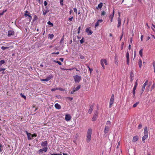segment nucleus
Returning a JSON list of instances; mask_svg holds the SVG:
<instances>
[{"label":"nucleus","instance_id":"f257e3e1","mask_svg":"<svg viewBox=\"0 0 155 155\" xmlns=\"http://www.w3.org/2000/svg\"><path fill=\"white\" fill-rule=\"evenodd\" d=\"M92 134V129L91 128H89L87 130V142H89L91 140V135Z\"/></svg>","mask_w":155,"mask_h":155},{"label":"nucleus","instance_id":"f03ea898","mask_svg":"<svg viewBox=\"0 0 155 155\" xmlns=\"http://www.w3.org/2000/svg\"><path fill=\"white\" fill-rule=\"evenodd\" d=\"M101 63L103 69H105L104 64H105L106 65H107V60L105 59H102L101 60Z\"/></svg>","mask_w":155,"mask_h":155},{"label":"nucleus","instance_id":"7ed1b4c3","mask_svg":"<svg viewBox=\"0 0 155 155\" xmlns=\"http://www.w3.org/2000/svg\"><path fill=\"white\" fill-rule=\"evenodd\" d=\"M114 94H112L110 101L109 108H110L112 106L114 103Z\"/></svg>","mask_w":155,"mask_h":155},{"label":"nucleus","instance_id":"20e7f679","mask_svg":"<svg viewBox=\"0 0 155 155\" xmlns=\"http://www.w3.org/2000/svg\"><path fill=\"white\" fill-rule=\"evenodd\" d=\"M74 78L75 82H79L81 81V77L80 76L76 75L74 76Z\"/></svg>","mask_w":155,"mask_h":155},{"label":"nucleus","instance_id":"39448f33","mask_svg":"<svg viewBox=\"0 0 155 155\" xmlns=\"http://www.w3.org/2000/svg\"><path fill=\"white\" fill-rule=\"evenodd\" d=\"M53 76L51 75L49 76L46 77V78L45 79H40V81H48L50 80L52 78Z\"/></svg>","mask_w":155,"mask_h":155},{"label":"nucleus","instance_id":"423d86ee","mask_svg":"<svg viewBox=\"0 0 155 155\" xmlns=\"http://www.w3.org/2000/svg\"><path fill=\"white\" fill-rule=\"evenodd\" d=\"M25 12V13L24 15L26 17L28 16L29 19L30 21L32 18V17L30 15V14L28 11H26Z\"/></svg>","mask_w":155,"mask_h":155},{"label":"nucleus","instance_id":"0eeeda50","mask_svg":"<svg viewBox=\"0 0 155 155\" xmlns=\"http://www.w3.org/2000/svg\"><path fill=\"white\" fill-rule=\"evenodd\" d=\"M119 17L117 18V21H118V25H117V27L119 28L121 25V19L120 18V13H119Z\"/></svg>","mask_w":155,"mask_h":155},{"label":"nucleus","instance_id":"6e6552de","mask_svg":"<svg viewBox=\"0 0 155 155\" xmlns=\"http://www.w3.org/2000/svg\"><path fill=\"white\" fill-rule=\"evenodd\" d=\"M98 113L97 111H96V112L94 113L92 119V121H94L96 120L97 117Z\"/></svg>","mask_w":155,"mask_h":155},{"label":"nucleus","instance_id":"1a4fd4ad","mask_svg":"<svg viewBox=\"0 0 155 155\" xmlns=\"http://www.w3.org/2000/svg\"><path fill=\"white\" fill-rule=\"evenodd\" d=\"M45 8L46 9H43L42 10L43 14L44 15H45L47 13L49 12L48 7H47V6H46Z\"/></svg>","mask_w":155,"mask_h":155},{"label":"nucleus","instance_id":"9d476101","mask_svg":"<svg viewBox=\"0 0 155 155\" xmlns=\"http://www.w3.org/2000/svg\"><path fill=\"white\" fill-rule=\"evenodd\" d=\"M14 31H13L10 30L8 32V37H10L11 35H13L14 34Z\"/></svg>","mask_w":155,"mask_h":155},{"label":"nucleus","instance_id":"9b49d317","mask_svg":"<svg viewBox=\"0 0 155 155\" xmlns=\"http://www.w3.org/2000/svg\"><path fill=\"white\" fill-rule=\"evenodd\" d=\"M65 119L66 120L68 121L71 119V116L70 114H67L65 115Z\"/></svg>","mask_w":155,"mask_h":155},{"label":"nucleus","instance_id":"f8f14e48","mask_svg":"<svg viewBox=\"0 0 155 155\" xmlns=\"http://www.w3.org/2000/svg\"><path fill=\"white\" fill-rule=\"evenodd\" d=\"M110 128V127L108 125H106L104 130V133L105 134L107 133L108 132Z\"/></svg>","mask_w":155,"mask_h":155},{"label":"nucleus","instance_id":"ddd939ff","mask_svg":"<svg viewBox=\"0 0 155 155\" xmlns=\"http://www.w3.org/2000/svg\"><path fill=\"white\" fill-rule=\"evenodd\" d=\"M90 28H87L86 31L88 33V35H91L93 33V31L90 29Z\"/></svg>","mask_w":155,"mask_h":155},{"label":"nucleus","instance_id":"4468645a","mask_svg":"<svg viewBox=\"0 0 155 155\" xmlns=\"http://www.w3.org/2000/svg\"><path fill=\"white\" fill-rule=\"evenodd\" d=\"M48 149V148L47 147H45L42 149H40L39 151L41 152H42L43 151L46 152L47 151Z\"/></svg>","mask_w":155,"mask_h":155},{"label":"nucleus","instance_id":"2eb2a0df","mask_svg":"<svg viewBox=\"0 0 155 155\" xmlns=\"http://www.w3.org/2000/svg\"><path fill=\"white\" fill-rule=\"evenodd\" d=\"M134 75L132 71H131L130 73V81L131 82H132L133 81V78L134 77Z\"/></svg>","mask_w":155,"mask_h":155},{"label":"nucleus","instance_id":"dca6fc26","mask_svg":"<svg viewBox=\"0 0 155 155\" xmlns=\"http://www.w3.org/2000/svg\"><path fill=\"white\" fill-rule=\"evenodd\" d=\"M42 147H47L48 142L47 141H45L41 143V144Z\"/></svg>","mask_w":155,"mask_h":155},{"label":"nucleus","instance_id":"f3484780","mask_svg":"<svg viewBox=\"0 0 155 155\" xmlns=\"http://www.w3.org/2000/svg\"><path fill=\"white\" fill-rule=\"evenodd\" d=\"M148 135L144 134V135L143 137L142 138V140L144 143H145V140L147 138Z\"/></svg>","mask_w":155,"mask_h":155},{"label":"nucleus","instance_id":"a211bd4d","mask_svg":"<svg viewBox=\"0 0 155 155\" xmlns=\"http://www.w3.org/2000/svg\"><path fill=\"white\" fill-rule=\"evenodd\" d=\"M54 107L56 109H60L61 108V105L58 103L55 104L54 105Z\"/></svg>","mask_w":155,"mask_h":155},{"label":"nucleus","instance_id":"6ab92c4d","mask_svg":"<svg viewBox=\"0 0 155 155\" xmlns=\"http://www.w3.org/2000/svg\"><path fill=\"white\" fill-rule=\"evenodd\" d=\"M138 136H134L133 139V141L134 142H135L137 141L138 139Z\"/></svg>","mask_w":155,"mask_h":155},{"label":"nucleus","instance_id":"aec40b11","mask_svg":"<svg viewBox=\"0 0 155 155\" xmlns=\"http://www.w3.org/2000/svg\"><path fill=\"white\" fill-rule=\"evenodd\" d=\"M93 110V106H91L90 107V108L89 109V110H88V113L89 114H91L92 113Z\"/></svg>","mask_w":155,"mask_h":155},{"label":"nucleus","instance_id":"412c9836","mask_svg":"<svg viewBox=\"0 0 155 155\" xmlns=\"http://www.w3.org/2000/svg\"><path fill=\"white\" fill-rule=\"evenodd\" d=\"M138 64L139 68H141L142 66V60L140 59H139Z\"/></svg>","mask_w":155,"mask_h":155},{"label":"nucleus","instance_id":"4be33fe9","mask_svg":"<svg viewBox=\"0 0 155 155\" xmlns=\"http://www.w3.org/2000/svg\"><path fill=\"white\" fill-rule=\"evenodd\" d=\"M144 134L148 135V129H147V127H144Z\"/></svg>","mask_w":155,"mask_h":155},{"label":"nucleus","instance_id":"5701e85b","mask_svg":"<svg viewBox=\"0 0 155 155\" xmlns=\"http://www.w3.org/2000/svg\"><path fill=\"white\" fill-rule=\"evenodd\" d=\"M114 14V9L112 14H111L110 15V16H109V18L110 19H113Z\"/></svg>","mask_w":155,"mask_h":155},{"label":"nucleus","instance_id":"b1692460","mask_svg":"<svg viewBox=\"0 0 155 155\" xmlns=\"http://www.w3.org/2000/svg\"><path fill=\"white\" fill-rule=\"evenodd\" d=\"M26 132L27 133V134L28 136V140H31V134L30 133H28L26 131Z\"/></svg>","mask_w":155,"mask_h":155},{"label":"nucleus","instance_id":"393cba45","mask_svg":"<svg viewBox=\"0 0 155 155\" xmlns=\"http://www.w3.org/2000/svg\"><path fill=\"white\" fill-rule=\"evenodd\" d=\"M143 49H140L139 51V54L141 57H142L143 55Z\"/></svg>","mask_w":155,"mask_h":155},{"label":"nucleus","instance_id":"a878e982","mask_svg":"<svg viewBox=\"0 0 155 155\" xmlns=\"http://www.w3.org/2000/svg\"><path fill=\"white\" fill-rule=\"evenodd\" d=\"M103 5V4L101 2L99 4H98V5L97 7L98 8H101L102 7Z\"/></svg>","mask_w":155,"mask_h":155},{"label":"nucleus","instance_id":"bb28decb","mask_svg":"<svg viewBox=\"0 0 155 155\" xmlns=\"http://www.w3.org/2000/svg\"><path fill=\"white\" fill-rule=\"evenodd\" d=\"M81 87L80 85H78L76 88L74 89V91H76L79 90Z\"/></svg>","mask_w":155,"mask_h":155},{"label":"nucleus","instance_id":"cd10ccee","mask_svg":"<svg viewBox=\"0 0 155 155\" xmlns=\"http://www.w3.org/2000/svg\"><path fill=\"white\" fill-rule=\"evenodd\" d=\"M54 36V35L53 34H49L48 35V38L50 39H52Z\"/></svg>","mask_w":155,"mask_h":155},{"label":"nucleus","instance_id":"c85d7f7f","mask_svg":"<svg viewBox=\"0 0 155 155\" xmlns=\"http://www.w3.org/2000/svg\"><path fill=\"white\" fill-rule=\"evenodd\" d=\"M5 63V61L4 60H2L0 61V67L3 64Z\"/></svg>","mask_w":155,"mask_h":155},{"label":"nucleus","instance_id":"c756f323","mask_svg":"<svg viewBox=\"0 0 155 155\" xmlns=\"http://www.w3.org/2000/svg\"><path fill=\"white\" fill-rule=\"evenodd\" d=\"M3 149V147L2 145L0 143V153L1 152Z\"/></svg>","mask_w":155,"mask_h":155},{"label":"nucleus","instance_id":"7c9ffc66","mask_svg":"<svg viewBox=\"0 0 155 155\" xmlns=\"http://www.w3.org/2000/svg\"><path fill=\"white\" fill-rule=\"evenodd\" d=\"M9 48V47H4V46H2L1 47V49L2 50H5L6 49H7Z\"/></svg>","mask_w":155,"mask_h":155},{"label":"nucleus","instance_id":"2f4dec72","mask_svg":"<svg viewBox=\"0 0 155 155\" xmlns=\"http://www.w3.org/2000/svg\"><path fill=\"white\" fill-rule=\"evenodd\" d=\"M111 122L110 121L108 120L107 121V124L106 125H108L110 127V125H111Z\"/></svg>","mask_w":155,"mask_h":155},{"label":"nucleus","instance_id":"473e14b6","mask_svg":"<svg viewBox=\"0 0 155 155\" xmlns=\"http://www.w3.org/2000/svg\"><path fill=\"white\" fill-rule=\"evenodd\" d=\"M148 83V81L147 80L145 81V82L143 84V86L145 87L146 86V85H147Z\"/></svg>","mask_w":155,"mask_h":155},{"label":"nucleus","instance_id":"72a5a7b5","mask_svg":"<svg viewBox=\"0 0 155 155\" xmlns=\"http://www.w3.org/2000/svg\"><path fill=\"white\" fill-rule=\"evenodd\" d=\"M139 102H136V103L134 104V105L133 106V107H136L139 104Z\"/></svg>","mask_w":155,"mask_h":155},{"label":"nucleus","instance_id":"f704fd0d","mask_svg":"<svg viewBox=\"0 0 155 155\" xmlns=\"http://www.w3.org/2000/svg\"><path fill=\"white\" fill-rule=\"evenodd\" d=\"M47 23L48 25H50L51 27L53 26V23H51L50 21H48Z\"/></svg>","mask_w":155,"mask_h":155},{"label":"nucleus","instance_id":"c9c22d12","mask_svg":"<svg viewBox=\"0 0 155 155\" xmlns=\"http://www.w3.org/2000/svg\"><path fill=\"white\" fill-rule=\"evenodd\" d=\"M126 58L127 59H129V54L128 52H127L126 54Z\"/></svg>","mask_w":155,"mask_h":155},{"label":"nucleus","instance_id":"e433bc0d","mask_svg":"<svg viewBox=\"0 0 155 155\" xmlns=\"http://www.w3.org/2000/svg\"><path fill=\"white\" fill-rule=\"evenodd\" d=\"M20 95L23 98H24L25 99V100H26V97L23 94H22V93H21L20 94Z\"/></svg>","mask_w":155,"mask_h":155},{"label":"nucleus","instance_id":"4c0bfd02","mask_svg":"<svg viewBox=\"0 0 155 155\" xmlns=\"http://www.w3.org/2000/svg\"><path fill=\"white\" fill-rule=\"evenodd\" d=\"M54 62L58 63V64H59L60 65H61L62 64L59 61H56L55 60H54Z\"/></svg>","mask_w":155,"mask_h":155},{"label":"nucleus","instance_id":"58836bf2","mask_svg":"<svg viewBox=\"0 0 155 155\" xmlns=\"http://www.w3.org/2000/svg\"><path fill=\"white\" fill-rule=\"evenodd\" d=\"M60 4L62 6H63V0H60Z\"/></svg>","mask_w":155,"mask_h":155},{"label":"nucleus","instance_id":"ea45409f","mask_svg":"<svg viewBox=\"0 0 155 155\" xmlns=\"http://www.w3.org/2000/svg\"><path fill=\"white\" fill-rule=\"evenodd\" d=\"M79 56H80V58L81 59H84V57L83 55H82L81 54H80V55H79Z\"/></svg>","mask_w":155,"mask_h":155},{"label":"nucleus","instance_id":"a19ab883","mask_svg":"<svg viewBox=\"0 0 155 155\" xmlns=\"http://www.w3.org/2000/svg\"><path fill=\"white\" fill-rule=\"evenodd\" d=\"M106 12L105 11H103L102 12L101 15H104L106 14Z\"/></svg>","mask_w":155,"mask_h":155},{"label":"nucleus","instance_id":"79ce46f5","mask_svg":"<svg viewBox=\"0 0 155 155\" xmlns=\"http://www.w3.org/2000/svg\"><path fill=\"white\" fill-rule=\"evenodd\" d=\"M5 70V68H0V72H1L2 71H4Z\"/></svg>","mask_w":155,"mask_h":155},{"label":"nucleus","instance_id":"37998d69","mask_svg":"<svg viewBox=\"0 0 155 155\" xmlns=\"http://www.w3.org/2000/svg\"><path fill=\"white\" fill-rule=\"evenodd\" d=\"M99 23L97 21V22H96V23H95V27H97V26H98L99 25Z\"/></svg>","mask_w":155,"mask_h":155},{"label":"nucleus","instance_id":"c03bdc74","mask_svg":"<svg viewBox=\"0 0 155 155\" xmlns=\"http://www.w3.org/2000/svg\"><path fill=\"white\" fill-rule=\"evenodd\" d=\"M145 87L142 86V88H141L142 93H143V92L145 90Z\"/></svg>","mask_w":155,"mask_h":155},{"label":"nucleus","instance_id":"a18cd8bd","mask_svg":"<svg viewBox=\"0 0 155 155\" xmlns=\"http://www.w3.org/2000/svg\"><path fill=\"white\" fill-rule=\"evenodd\" d=\"M83 38L81 39L80 41L81 44H82L84 42V41L83 40Z\"/></svg>","mask_w":155,"mask_h":155},{"label":"nucleus","instance_id":"49530a36","mask_svg":"<svg viewBox=\"0 0 155 155\" xmlns=\"http://www.w3.org/2000/svg\"><path fill=\"white\" fill-rule=\"evenodd\" d=\"M155 87V83L153 84V85L151 87V89H153Z\"/></svg>","mask_w":155,"mask_h":155},{"label":"nucleus","instance_id":"de8ad7c7","mask_svg":"<svg viewBox=\"0 0 155 155\" xmlns=\"http://www.w3.org/2000/svg\"><path fill=\"white\" fill-rule=\"evenodd\" d=\"M142 127V125L141 124H139L138 126V129H140Z\"/></svg>","mask_w":155,"mask_h":155},{"label":"nucleus","instance_id":"09e8293b","mask_svg":"<svg viewBox=\"0 0 155 155\" xmlns=\"http://www.w3.org/2000/svg\"><path fill=\"white\" fill-rule=\"evenodd\" d=\"M58 90V88H52L51 89V91H56V90Z\"/></svg>","mask_w":155,"mask_h":155},{"label":"nucleus","instance_id":"8fccbe9b","mask_svg":"<svg viewBox=\"0 0 155 155\" xmlns=\"http://www.w3.org/2000/svg\"><path fill=\"white\" fill-rule=\"evenodd\" d=\"M59 54V52H53L52 53V54Z\"/></svg>","mask_w":155,"mask_h":155},{"label":"nucleus","instance_id":"3c124183","mask_svg":"<svg viewBox=\"0 0 155 155\" xmlns=\"http://www.w3.org/2000/svg\"><path fill=\"white\" fill-rule=\"evenodd\" d=\"M73 9L74 10V12L76 13V14H77V9H76V8H73Z\"/></svg>","mask_w":155,"mask_h":155},{"label":"nucleus","instance_id":"603ef678","mask_svg":"<svg viewBox=\"0 0 155 155\" xmlns=\"http://www.w3.org/2000/svg\"><path fill=\"white\" fill-rule=\"evenodd\" d=\"M44 4L45 6H46L48 4V3L46 1H45L44 2Z\"/></svg>","mask_w":155,"mask_h":155},{"label":"nucleus","instance_id":"864d4df0","mask_svg":"<svg viewBox=\"0 0 155 155\" xmlns=\"http://www.w3.org/2000/svg\"><path fill=\"white\" fill-rule=\"evenodd\" d=\"M67 99H68L70 100V101H71L73 99V98H72V97H67Z\"/></svg>","mask_w":155,"mask_h":155},{"label":"nucleus","instance_id":"5fc2aeb1","mask_svg":"<svg viewBox=\"0 0 155 155\" xmlns=\"http://www.w3.org/2000/svg\"><path fill=\"white\" fill-rule=\"evenodd\" d=\"M132 93L133 95V97L134 98L135 97V91H133Z\"/></svg>","mask_w":155,"mask_h":155},{"label":"nucleus","instance_id":"6e6d98bb","mask_svg":"<svg viewBox=\"0 0 155 155\" xmlns=\"http://www.w3.org/2000/svg\"><path fill=\"white\" fill-rule=\"evenodd\" d=\"M88 68L89 69V70L90 71V73H91L93 71V69L91 68H90L89 66L88 67Z\"/></svg>","mask_w":155,"mask_h":155},{"label":"nucleus","instance_id":"4d7b16f0","mask_svg":"<svg viewBox=\"0 0 155 155\" xmlns=\"http://www.w3.org/2000/svg\"><path fill=\"white\" fill-rule=\"evenodd\" d=\"M103 21V20L102 19H99L97 21H98L99 23L102 22Z\"/></svg>","mask_w":155,"mask_h":155},{"label":"nucleus","instance_id":"13d9d810","mask_svg":"<svg viewBox=\"0 0 155 155\" xmlns=\"http://www.w3.org/2000/svg\"><path fill=\"white\" fill-rule=\"evenodd\" d=\"M64 40V38H63V37H62V38H61V41H60V43H62V42H63V41Z\"/></svg>","mask_w":155,"mask_h":155},{"label":"nucleus","instance_id":"bf43d9fd","mask_svg":"<svg viewBox=\"0 0 155 155\" xmlns=\"http://www.w3.org/2000/svg\"><path fill=\"white\" fill-rule=\"evenodd\" d=\"M127 62L128 65L129 64V59H127Z\"/></svg>","mask_w":155,"mask_h":155},{"label":"nucleus","instance_id":"052dcab7","mask_svg":"<svg viewBox=\"0 0 155 155\" xmlns=\"http://www.w3.org/2000/svg\"><path fill=\"white\" fill-rule=\"evenodd\" d=\"M73 17L72 16L71 18H68V20L69 21H72L73 19Z\"/></svg>","mask_w":155,"mask_h":155},{"label":"nucleus","instance_id":"680f3d73","mask_svg":"<svg viewBox=\"0 0 155 155\" xmlns=\"http://www.w3.org/2000/svg\"><path fill=\"white\" fill-rule=\"evenodd\" d=\"M37 136V135L36 134H31V137H36Z\"/></svg>","mask_w":155,"mask_h":155},{"label":"nucleus","instance_id":"e2e57ef3","mask_svg":"<svg viewBox=\"0 0 155 155\" xmlns=\"http://www.w3.org/2000/svg\"><path fill=\"white\" fill-rule=\"evenodd\" d=\"M51 155H62L61 154H60L53 153V154H51Z\"/></svg>","mask_w":155,"mask_h":155},{"label":"nucleus","instance_id":"0e129e2a","mask_svg":"<svg viewBox=\"0 0 155 155\" xmlns=\"http://www.w3.org/2000/svg\"><path fill=\"white\" fill-rule=\"evenodd\" d=\"M123 32L122 31V35L120 36V40L123 37Z\"/></svg>","mask_w":155,"mask_h":155},{"label":"nucleus","instance_id":"69168bd1","mask_svg":"<svg viewBox=\"0 0 155 155\" xmlns=\"http://www.w3.org/2000/svg\"><path fill=\"white\" fill-rule=\"evenodd\" d=\"M143 35H141L140 37V39L141 41H142L143 40Z\"/></svg>","mask_w":155,"mask_h":155},{"label":"nucleus","instance_id":"338daca9","mask_svg":"<svg viewBox=\"0 0 155 155\" xmlns=\"http://www.w3.org/2000/svg\"><path fill=\"white\" fill-rule=\"evenodd\" d=\"M120 142L119 141L118 142V144H117V148H118V147H119V146H120Z\"/></svg>","mask_w":155,"mask_h":155},{"label":"nucleus","instance_id":"774afa93","mask_svg":"<svg viewBox=\"0 0 155 155\" xmlns=\"http://www.w3.org/2000/svg\"><path fill=\"white\" fill-rule=\"evenodd\" d=\"M137 87H134V88H133V91H135V90H136V89Z\"/></svg>","mask_w":155,"mask_h":155}]
</instances>
